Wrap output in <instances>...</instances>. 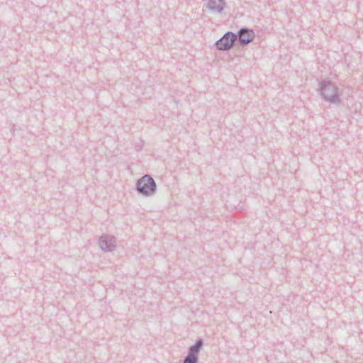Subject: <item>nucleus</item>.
I'll return each instance as SVG.
<instances>
[{"label":"nucleus","mask_w":363,"mask_h":363,"mask_svg":"<svg viewBox=\"0 0 363 363\" xmlns=\"http://www.w3.org/2000/svg\"><path fill=\"white\" fill-rule=\"evenodd\" d=\"M138 189L141 193L148 195L155 189V184L152 178L149 176H144L138 184Z\"/></svg>","instance_id":"1"},{"label":"nucleus","mask_w":363,"mask_h":363,"mask_svg":"<svg viewBox=\"0 0 363 363\" xmlns=\"http://www.w3.org/2000/svg\"><path fill=\"white\" fill-rule=\"evenodd\" d=\"M235 38V35L228 33L216 43V46L221 50H228L232 47Z\"/></svg>","instance_id":"2"},{"label":"nucleus","mask_w":363,"mask_h":363,"mask_svg":"<svg viewBox=\"0 0 363 363\" xmlns=\"http://www.w3.org/2000/svg\"><path fill=\"white\" fill-rule=\"evenodd\" d=\"M255 37V34L252 30L242 29L240 33V40L244 44L249 43L251 42Z\"/></svg>","instance_id":"3"},{"label":"nucleus","mask_w":363,"mask_h":363,"mask_svg":"<svg viewBox=\"0 0 363 363\" xmlns=\"http://www.w3.org/2000/svg\"><path fill=\"white\" fill-rule=\"evenodd\" d=\"M201 345H202V341L201 340L197 341L196 345L190 348L189 353H193L195 355H196V354L198 353Z\"/></svg>","instance_id":"4"},{"label":"nucleus","mask_w":363,"mask_h":363,"mask_svg":"<svg viewBox=\"0 0 363 363\" xmlns=\"http://www.w3.org/2000/svg\"><path fill=\"white\" fill-rule=\"evenodd\" d=\"M196 355L193 353H189L187 357L185 359L184 363H196Z\"/></svg>","instance_id":"5"},{"label":"nucleus","mask_w":363,"mask_h":363,"mask_svg":"<svg viewBox=\"0 0 363 363\" xmlns=\"http://www.w3.org/2000/svg\"><path fill=\"white\" fill-rule=\"evenodd\" d=\"M327 91H328V89H326V88H325V89H324L323 90V94L325 97H327V98L330 99V97L328 96Z\"/></svg>","instance_id":"6"}]
</instances>
